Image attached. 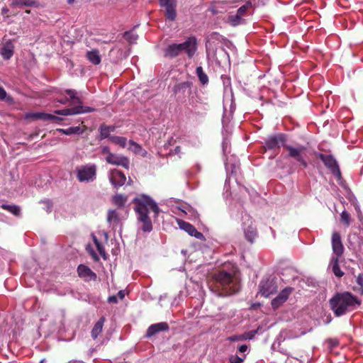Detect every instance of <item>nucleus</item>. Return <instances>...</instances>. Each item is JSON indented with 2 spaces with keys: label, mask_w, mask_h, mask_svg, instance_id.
Returning a JSON list of instances; mask_svg holds the SVG:
<instances>
[{
  "label": "nucleus",
  "mask_w": 363,
  "mask_h": 363,
  "mask_svg": "<svg viewBox=\"0 0 363 363\" xmlns=\"http://www.w3.org/2000/svg\"><path fill=\"white\" fill-rule=\"evenodd\" d=\"M75 0H67V3L71 4H73Z\"/></svg>",
  "instance_id": "obj_54"
},
{
  "label": "nucleus",
  "mask_w": 363,
  "mask_h": 363,
  "mask_svg": "<svg viewBox=\"0 0 363 363\" xmlns=\"http://www.w3.org/2000/svg\"><path fill=\"white\" fill-rule=\"evenodd\" d=\"M179 52H185L189 58H191L197 49L196 40L194 37L189 38L182 43L177 44Z\"/></svg>",
  "instance_id": "obj_11"
},
{
  "label": "nucleus",
  "mask_w": 363,
  "mask_h": 363,
  "mask_svg": "<svg viewBox=\"0 0 363 363\" xmlns=\"http://www.w3.org/2000/svg\"><path fill=\"white\" fill-rule=\"evenodd\" d=\"M109 140L114 144L118 145L122 147H125L127 144V139L125 137L112 135L109 138Z\"/></svg>",
  "instance_id": "obj_33"
},
{
  "label": "nucleus",
  "mask_w": 363,
  "mask_h": 363,
  "mask_svg": "<svg viewBox=\"0 0 363 363\" xmlns=\"http://www.w3.org/2000/svg\"><path fill=\"white\" fill-rule=\"evenodd\" d=\"M26 13H30V11H29V10H27V11H26Z\"/></svg>",
  "instance_id": "obj_55"
},
{
  "label": "nucleus",
  "mask_w": 363,
  "mask_h": 363,
  "mask_svg": "<svg viewBox=\"0 0 363 363\" xmlns=\"http://www.w3.org/2000/svg\"><path fill=\"white\" fill-rule=\"evenodd\" d=\"M106 161L108 164L121 166L126 169H129L130 161L127 157L123 155L116 154L110 155L109 157H106Z\"/></svg>",
  "instance_id": "obj_14"
},
{
  "label": "nucleus",
  "mask_w": 363,
  "mask_h": 363,
  "mask_svg": "<svg viewBox=\"0 0 363 363\" xmlns=\"http://www.w3.org/2000/svg\"><path fill=\"white\" fill-rule=\"evenodd\" d=\"M332 248L337 259L342 256L344 253V246L342 242L341 236L339 233L333 232L332 235Z\"/></svg>",
  "instance_id": "obj_13"
},
{
  "label": "nucleus",
  "mask_w": 363,
  "mask_h": 363,
  "mask_svg": "<svg viewBox=\"0 0 363 363\" xmlns=\"http://www.w3.org/2000/svg\"><path fill=\"white\" fill-rule=\"evenodd\" d=\"M294 291V289L291 286H287L281 290L277 296L272 300L271 305L273 309H277L285 303Z\"/></svg>",
  "instance_id": "obj_10"
},
{
  "label": "nucleus",
  "mask_w": 363,
  "mask_h": 363,
  "mask_svg": "<svg viewBox=\"0 0 363 363\" xmlns=\"http://www.w3.org/2000/svg\"><path fill=\"white\" fill-rule=\"evenodd\" d=\"M333 272L334 274L339 278L342 277L344 275V272L341 270L338 264V259H337V258H335L333 260Z\"/></svg>",
  "instance_id": "obj_35"
},
{
  "label": "nucleus",
  "mask_w": 363,
  "mask_h": 363,
  "mask_svg": "<svg viewBox=\"0 0 363 363\" xmlns=\"http://www.w3.org/2000/svg\"><path fill=\"white\" fill-rule=\"evenodd\" d=\"M191 87L192 82H180L174 85L173 92L175 95L178 96L179 98L184 97L186 91L189 94L191 93Z\"/></svg>",
  "instance_id": "obj_18"
},
{
  "label": "nucleus",
  "mask_w": 363,
  "mask_h": 363,
  "mask_svg": "<svg viewBox=\"0 0 363 363\" xmlns=\"http://www.w3.org/2000/svg\"><path fill=\"white\" fill-rule=\"evenodd\" d=\"M247 350V346L246 345H242L238 347V351L241 353H244Z\"/></svg>",
  "instance_id": "obj_49"
},
{
  "label": "nucleus",
  "mask_w": 363,
  "mask_h": 363,
  "mask_svg": "<svg viewBox=\"0 0 363 363\" xmlns=\"http://www.w3.org/2000/svg\"><path fill=\"white\" fill-rule=\"evenodd\" d=\"M211 11L213 14H216L218 13V11L216 10L215 7L212 8Z\"/></svg>",
  "instance_id": "obj_53"
},
{
  "label": "nucleus",
  "mask_w": 363,
  "mask_h": 363,
  "mask_svg": "<svg viewBox=\"0 0 363 363\" xmlns=\"http://www.w3.org/2000/svg\"><path fill=\"white\" fill-rule=\"evenodd\" d=\"M287 136L284 133H278L276 135L269 136L265 140L264 145L262 148L264 151L267 150H273L276 154L278 153L280 147L286 146Z\"/></svg>",
  "instance_id": "obj_6"
},
{
  "label": "nucleus",
  "mask_w": 363,
  "mask_h": 363,
  "mask_svg": "<svg viewBox=\"0 0 363 363\" xmlns=\"http://www.w3.org/2000/svg\"><path fill=\"white\" fill-rule=\"evenodd\" d=\"M356 282L359 286L360 294L363 295V273H360L356 278Z\"/></svg>",
  "instance_id": "obj_44"
},
{
  "label": "nucleus",
  "mask_w": 363,
  "mask_h": 363,
  "mask_svg": "<svg viewBox=\"0 0 363 363\" xmlns=\"http://www.w3.org/2000/svg\"><path fill=\"white\" fill-rule=\"evenodd\" d=\"M243 225L245 238L249 242H253L257 235L255 225L250 218L247 219Z\"/></svg>",
  "instance_id": "obj_16"
},
{
  "label": "nucleus",
  "mask_w": 363,
  "mask_h": 363,
  "mask_svg": "<svg viewBox=\"0 0 363 363\" xmlns=\"http://www.w3.org/2000/svg\"><path fill=\"white\" fill-rule=\"evenodd\" d=\"M284 149L288 152L287 157L294 159L299 163L303 168H307L308 164L306 160V147L303 145L294 147L291 145L284 146Z\"/></svg>",
  "instance_id": "obj_5"
},
{
  "label": "nucleus",
  "mask_w": 363,
  "mask_h": 363,
  "mask_svg": "<svg viewBox=\"0 0 363 363\" xmlns=\"http://www.w3.org/2000/svg\"><path fill=\"white\" fill-rule=\"evenodd\" d=\"M160 6L164 8V16L168 21H173L176 19V3L174 0H159Z\"/></svg>",
  "instance_id": "obj_12"
},
{
  "label": "nucleus",
  "mask_w": 363,
  "mask_h": 363,
  "mask_svg": "<svg viewBox=\"0 0 363 363\" xmlns=\"http://www.w3.org/2000/svg\"><path fill=\"white\" fill-rule=\"evenodd\" d=\"M317 157L320 159L325 166L336 177H340L341 172L336 160L331 155L318 153Z\"/></svg>",
  "instance_id": "obj_9"
},
{
  "label": "nucleus",
  "mask_w": 363,
  "mask_h": 363,
  "mask_svg": "<svg viewBox=\"0 0 363 363\" xmlns=\"http://www.w3.org/2000/svg\"><path fill=\"white\" fill-rule=\"evenodd\" d=\"M65 93L69 96V100L76 105L74 107L66 108L61 110H56L54 113L60 116H72L85 113H91L95 111V108L84 106L82 105V100L77 96V91L74 89H66Z\"/></svg>",
  "instance_id": "obj_4"
},
{
  "label": "nucleus",
  "mask_w": 363,
  "mask_h": 363,
  "mask_svg": "<svg viewBox=\"0 0 363 363\" xmlns=\"http://www.w3.org/2000/svg\"><path fill=\"white\" fill-rule=\"evenodd\" d=\"M129 144L130 145V149L135 153H138L141 150V146L133 140H129Z\"/></svg>",
  "instance_id": "obj_43"
},
{
  "label": "nucleus",
  "mask_w": 363,
  "mask_h": 363,
  "mask_svg": "<svg viewBox=\"0 0 363 363\" xmlns=\"http://www.w3.org/2000/svg\"><path fill=\"white\" fill-rule=\"evenodd\" d=\"M96 176L95 164L84 165L77 169V178L80 182H93Z\"/></svg>",
  "instance_id": "obj_7"
},
{
  "label": "nucleus",
  "mask_w": 363,
  "mask_h": 363,
  "mask_svg": "<svg viewBox=\"0 0 363 363\" xmlns=\"http://www.w3.org/2000/svg\"><path fill=\"white\" fill-rule=\"evenodd\" d=\"M228 340L229 341H231V342H235V341H241L242 340V335H231L230 337H228Z\"/></svg>",
  "instance_id": "obj_45"
},
{
  "label": "nucleus",
  "mask_w": 363,
  "mask_h": 363,
  "mask_svg": "<svg viewBox=\"0 0 363 363\" xmlns=\"http://www.w3.org/2000/svg\"><path fill=\"white\" fill-rule=\"evenodd\" d=\"M101 153L103 155H106V157H109L110 155H113V153H112L111 151H110V149L107 146H104L102 147L101 148Z\"/></svg>",
  "instance_id": "obj_46"
},
{
  "label": "nucleus",
  "mask_w": 363,
  "mask_h": 363,
  "mask_svg": "<svg viewBox=\"0 0 363 363\" xmlns=\"http://www.w3.org/2000/svg\"><path fill=\"white\" fill-rule=\"evenodd\" d=\"M30 117L35 120H42L45 121H50L54 123L58 124L64 120L62 118L59 116L43 112L33 113L30 115Z\"/></svg>",
  "instance_id": "obj_19"
},
{
  "label": "nucleus",
  "mask_w": 363,
  "mask_h": 363,
  "mask_svg": "<svg viewBox=\"0 0 363 363\" xmlns=\"http://www.w3.org/2000/svg\"><path fill=\"white\" fill-rule=\"evenodd\" d=\"M108 302L109 303H118V298L116 296H111L108 298Z\"/></svg>",
  "instance_id": "obj_47"
},
{
  "label": "nucleus",
  "mask_w": 363,
  "mask_h": 363,
  "mask_svg": "<svg viewBox=\"0 0 363 363\" xmlns=\"http://www.w3.org/2000/svg\"><path fill=\"white\" fill-rule=\"evenodd\" d=\"M109 179L112 185L116 189H118L125 184L126 177L125 174L120 170L113 169L111 172Z\"/></svg>",
  "instance_id": "obj_17"
},
{
  "label": "nucleus",
  "mask_w": 363,
  "mask_h": 363,
  "mask_svg": "<svg viewBox=\"0 0 363 363\" xmlns=\"http://www.w3.org/2000/svg\"><path fill=\"white\" fill-rule=\"evenodd\" d=\"M277 291V285L275 278H267L262 279L259 285V293L264 297L274 294Z\"/></svg>",
  "instance_id": "obj_8"
},
{
  "label": "nucleus",
  "mask_w": 363,
  "mask_h": 363,
  "mask_svg": "<svg viewBox=\"0 0 363 363\" xmlns=\"http://www.w3.org/2000/svg\"><path fill=\"white\" fill-rule=\"evenodd\" d=\"M209 289L218 296H228L237 294L240 289V279L223 270L214 273L208 282Z\"/></svg>",
  "instance_id": "obj_1"
},
{
  "label": "nucleus",
  "mask_w": 363,
  "mask_h": 363,
  "mask_svg": "<svg viewBox=\"0 0 363 363\" xmlns=\"http://www.w3.org/2000/svg\"><path fill=\"white\" fill-rule=\"evenodd\" d=\"M196 73L198 76V78L200 82L205 85L208 82V77L207 74L203 72V69L201 67H198L196 69Z\"/></svg>",
  "instance_id": "obj_32"
},
{
  "label": "nucleus",
  "mask_w": 363,
  "mask_h": 363,
  "mask_svg": "<svg viewBox=\"0 0 363 363\" xmlns=\"http://www.w3.org/2000/svg\"><path fill=\"white\" fill-rule=\"evenodd\" d=\"M135 204L134 210L137 213L138 221L141 223V229L143 232L150 233L152 230V223L148 216L149 211L151 210L155 217H157L160 209L157 204L148 196L140 195L135 198L133 201Z\"/></svg>",
  "instance_id": "obj_2"
},
{
  "label": "nucleus",
  "mask_w": 363,
  "mask_h": 363,
  "mask_svg": "<svg viewBox=\"0 0 363 363\" xmlns=\"http://www.w3.org/2000/svg\"><path fill=\"white\" fill-rule=\"evenodd\" d=\"M106 321L105 317L102 316L100 319L95 323L94 328L91 330V335L93 339H96L98 336L101 334L103 330V326L104 322Z\"/></svg>",
  "instance_id": "obj_26"
},
{
  "label": "nucleus",
  "mask_w": 363,
  "mask_h": 363,
  "mask_svg": "<svg viewBox=\"0 0 363 363\" xmlns=\"http://www.w3.org/2000/svg\"><path fill=\"white\" fill-rule=\"evenodd\" d=\"M178 224L179 228L186 232L191 236L195 237L199 240H204V236L203 233L199 232L196 228L191 225V223L186 222L184 220H178Z\"/></svg>",
  "instance_id": "obj_15"
},
{
  "label": "nucleus",
  "mask_w": 363,
  "mask_h": 363,
  "mask_svg": "<svg viewBox=\"0 0 363 363\" xmlns=\"http://www.w3.org/2000/svg\"><path fill=\"white\" fill-rule=\"evenodd\" d=\"M14 48L13 42L9 40L3 44L0 50V55L4 60H10L13 55Z\"/></svg>",
  "instance_id": "obj_22"
},
{
  "label": "nucleus",
  "mask_w": 363,
  "mask_h": 363,
  "mask_svg": "<svg viewBox=\"0 0 363 363\" xmlns=\"http://www.w3.org/2000/svg\"><path fill=\"white\" fill-rule=\"evenodd\" d=\"M330 306L337 317L356 310L362 304V301L351 292L336 293L330 299Z\"/></svg>",
  "instance_id": "obj_3"
},
{
  "label": "nucleus",
  "mask_w": 363,
  "mask_h": 363,
  "mask_svg": "<svg viewBox=\"0 0 363 363\" xmlns=\"http://www.w3.org/2000/svg\"><path fill=\"white\" fill-rule=\"evenodd\" d=\"M99 140H104L106 138H108L111 137L112 135H110L111 133L109 132L108 129L107 128V125L105 123L101 124L99 128Z\"/></svg>",
  "instance_id": "obj_31"
},
{
  "label": "nucleus",
  "mask_w": 363,
  "mask_h": 363,
  "mask_svg": "<svg viewBox=\"0 0 363 363\" xmlns=\"http://www.w3.org/2000/svg\"><path fill=\"white\" fill-rule=\"evenodd\" d=\"M94 242H95L96 249H97L98 252H99V254L104 259H106V253H105V250H104V248L102 244L100 243L96 238H94Z\"/></svg>",
  "instance_id": "obj_42"
},
{
  "label": "nucleus",
  "mask_w": 363,
  "mask_h": 363,
  "mask_svg": "<svg viewBox=\"0 0 363 363\" xmlns=\"http://www.w3.org/2000/svg\"><path fill=\"white\" fill-rule=\"evenodd\" d=\"M228 21L231 26H238L240 23H241L242 21V19L240 16H238L236 13L235 15L229 16L228 18Z\"/></svg>",
  "instance_id": "obj_37"
},
{
  "label": "nucleus",
  "mask_w": 363,
  "mask_h": 363,
  "mask_svg": "<svg viewBox=\"0 0 363 363\" xmlns=\"http://www.w3.org/2000/svg\"><path fill=\"white\" fill-rule=\"evenodd\" d=\"M1 208L8 211L16 216H21V208L16 205H8V204H2Z\"/></svg>",
  "instance_id": "obj_30"
},
{
  "label": "nucleus",
  "mask_w": 363,
  "mask_h": 363,
  "mask_svg": "<svg viewBox=\"0 0 363 363\" xmlns=\"http://www.w3.org/2000/svg\"><path fill=\"white\" fill-rule=\"evenodd\" d=\"M127 200L128 197L122 194H116L112 197L113 203L119 208H123Z\"/></svg>",
  "instance_id": "obj_29"
},
{
  "label": "nucleus",
  "mask_w": 363,
  "mask_h": 363,
  "mask_svg": "<svg viewBox=\"0 0 363 363\" xmlns=\"http://www.w3.org/2000/svg\"><path fill=\"white\" fill-rule=\"evenodd\" d=\"M107 221L108 223H116L119 221L118 214L116 210H109L107 214Z\"/></svg>",
  "instance_id": "obj_34"
},
{
  "label": "nucleus",
  "mask_w": 363,
  "mask_h": 363,
  "mask_svg": "<svg viewBox=\"0 0 363 363\" xmlns=\"http://www.w3.org/2000/svg\"><path fill=\"white\" fill-rule=\"evenodd\" d=\"M86 59L93 65H98L101 63V57L98 50L87 51L86 53Z\"/></svg>",
  "instance_id": "obj_24"
},
{
  "label": "nucleus",
  "mask_w": 363,
  "mask_h": 363,
  "mask_svg": "<svg viewBox=\"0 0 363 363\" xmlns=\"http://www.w3.org/2000/svg\"><path fill=\"white\" fill-rule=\"evenodd\" d=\"M189 104L191 106L192 110L197 115H202V113L200 112V109L205 110L203 104L200 102L197 98L191 96L189 99Z\"/></svg>",
  "instance_id": "obj_25"
},
{
  "label": "nucleus",
  "mask_w": 363,
  "mask_h": 363,
  "mask_svg": "<svg viewBox=\"0 0 363 363\" xmlns=\"http://www.w3.org/2000/svg\"><path fill=\"white\" fill-rule=\"evenodd\" d=\"M340 220L347 227L350 225L351 223V216L350 214L346 211H343L340 214Z\"/></svg>",
  "instance_id": "obj_38"
},
{
  "label": "nucleus",
  "mask_w": 363,
  "mask_h": 363,
  "mask_svg": "<svg viewBox=\"0 0 363 363\" xmlns=\"http://www.w3.org/2000/svg\"><path fill=\"white\" fill-rule=\"evenodd\" d=\"M245 354L241 356L231 355L229 357V363H242L245 359Z\"/></svg>",
  "instance_id": "obj_40"
},
{
  "label": "nucleus",
  "mask_w": 363,
  "mask_h": 363,
  "mask_svg": "<svg viewBox=\"0 0 363 363\" xmlns=\"http://www.w3.org/2000/svg\"><path fill=\"white\" fill-rule=\"evenodd\" d=\"M0 100H4L10 104H13L14 103L13 98L11 96H8L5 89L1 86H0Z\"/></svg>",
  "instance_id": "obj_36"
},
{
  "label": "nucleus",
  "mask_w": 363,
  "mask_h": 363,
  "mask_svg": "<svg viewBox=\"0 0 363 363\" xmlns=\"http://www.w3.org/2000/svg\"><path fill=\"white\" fill-rule=\"evenodd\" d=\"M69 101H70V100H69V98H67V97H65V98H63V99H58V100H57V102H59V103H60V104H67V103H68V102H69Z\"/></svg>",
  "instance_id": "obj_48"
},
{
  "label": "nucleus",
  "mask_w": 363,
  "mask_h": 363,
  "mask_svg": "<svg viewBox=\"0 0 363 363\" xmlns=\"http://www.w3.org/2000/svg\"><path fill=\"white\" fill-rule=\"evenodd\" d=\"M251 7L252 4L250 2H247L245 5L242 6L238 9L237 14L242 18L245 15L247 11Z\"/></svg>",
  "instance_id": "obj_39"
},
{
  "label": "nucleus",
  "mask_w": 363,
  "mask_h": 363,
  "mask_svg": "<svg viewBox=\"0 0 363 363\" xmlns=\"http://www.w3.org/2000/svg\"><path fill=\"white\" fill-rule=\"evenodd\" d=\"M86 130V126L83 125L82 128L80 126L69 127L67 129H57V130L65 135H69L72 134H82Z\"/></svg>",
  "instance_id": "obj_27"
},
{
  "label": "nucleus",
  "mask_w": 363,
  "mask_h": 363,
  "mask_svg": "<svg viewBox=\"0 0 363 363\" xmlns=\"http://www.w3.org/2000/svg\"><path fill=\"white\" fill-rule=\"evenodd\" d=\"M107 128L108 129L110 133L115 132L116 129V126L115 125H107Z\"/></svg>",
  "instance_id": "obj_52"
},
{
  "label": "nucleus",
  "mask_w": 363,
  "mask_h": 363,
  "mask_svg": "<svg viewBox=\"0 0 363 363\" xmlns=\"http://www.w3.org/2000/svg\"><path fill=\"white\" fill-rule=\"evenodd\" d=\"M9 10L7 7H3L1 9V14L6 16V17H9Z\"/></svg>",
  "instance_id": "obj_50"
},
{
  "label": "nucleus",
  "mask_w": 363,
  "mask_h": 363,
  "mask_svg": "<svg viewBox=\"0 0 363 363\" xmlns=\"http://www.w3.org/2000/svg\"><path fill=\"white\" fill-rule=\"evenodd\" d=\"M125 295V291H123V290H121V291H119L118 292V294H117V296H117V298L118 297L120 299H121V300H122V299H123V298H124Z\"/></svg>",
  "instance_id": "obj_51"
},
{
  "label": "nucleus",
  "mask_w": 363,
  "mask_h": 363,
  "mask_svg": "<svg viewBox=\"0 0 363 363\" xmlns=\"http://www.w3.org/2000/svg\"><path fill=\"white\" fill-rule=\"evenodd\" d=\"M180 54L177 43L169 45L164 50V56L166 58L172 59L177 57Z\"/></svg>",
  "instance_id": "obj_23"
},
{
  "label": "nucleus",
  "mask_w": 363,
  "mask_h": 363,
  "mask_svg": "<svg viewBox=\"0 0 363 363\" xmlns=\"http://www.w3.org/2000/svg\"><path fill=\"white\" fill-rule=\"evenodd\" d=\"M77 273L79 277L84 279L85 281H95L97 278L96 273H94L89 267L84 264H79L78 266Z\"/></svg>",
  "instance_id": "obj_20"
},
{
  "label": "nucleus",
  "mask_w": 363,
  "mask_h": 363,
  "mask_svg": "<svg viewBox=\"0 0 363 363\" xmlns=\"http://www.w3.org/2000/svg\"><path fill=\"white\" fill-rule=\"evenodd\" d=\"M37 2L35 0H11L10 6L12 7L16 6H35Z\"/></svg>",
  "instance_id": "obj_28"
},
{
  "label": "nucleus",
  "mask_w": 363,
  "mask_h": 363,
  "mask_svg": "<svg viewBox=\"0 0 363 363\" xmlns=\"http://www.w3.org/2000/svg\"><path fill=\"white\" fill-rule=\"evenodd\" d=\"M169 327L165 322L151 325L147 330L146 337H150L161 331H167Z\"/></svg>",
  "instance_id": "obj_21"
},
{
  "label": "nucleus",
  "mask_w": 363,
  "mask_h": 363,
  "mask_svg": "<svg viewBox=\"0 0 363 363\" xmlns=\"http://www.w3.org/2000/svg\"><path fill=\"white\" fill-rule=\"evenodd\" d=\"M257 332L258 330H253L244 333L243 334L241 335L242 340L253 339L255 335L257 333Z\"/></svg>",
  "instance_id": "obj_41"
}]
</instances>
